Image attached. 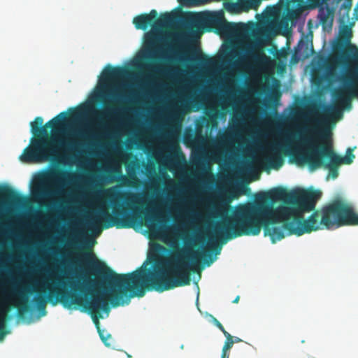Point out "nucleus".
I'll return each instance as SVG.
<instances>
[{
    "label": "nucleus",
    "instance_id": "nucleus-1",
    "mask_svg": "<svg viewBox=\"0 0 358 358\" xmlns=\"http://www.w3.org/2000/svg\"><path fill=\"white\" fill-rule=\"evenodd\" d=\"M322 192L315 189H299L287 192L282 187H276L268 192L259 193L255 201L237 206L229 216L223 218L214 227L216 241L226 243L243 236H257L264 229L265 236H269L273 243L282 240L285 236H301L319 229H331L342 226L358 225V214L352 205L342 199H336L314 211L306 220L295 217L291 220H283L280 226V212L273 209L272 203L276 201L296 204L303 211L314 210Z\"/></svg>",
    "mask_w": 358,
    "mask_h": 358
},
{
    "label": "nucleus",
    "instance_id": "nucleus-2",
    "mask_svg": "<svg viewBox=\"0 0 358 358\" xmlns=\"http://www.w3.org/2000/svg\"><path fill=\"white\" fill-rule=\"evenodd\" d=\"M86 256L87 259L94 258L91 254ZM201 259L208 266L213 262L206 251L185 248L175 253L171 259L155 264L152 270L140 268L126 274H117L106 266L101 268L99 262L94 259L89 262L103 280L117 288L109 294L112 306L117 307L129 304L132 297H143L146 290L163 292L189 285L190 271L196 270Z\"/></svg>",
    "mask_w": 358,
    "mask_h": 358
},
{
    "label": "nucleus",
    "instance_id": "nucleus-3",
    "mask_svg": "<svg viewBox=\"0 0 358 358\" xmlns=\"http://www.w3.org/2000/svg\"><path fill=\"white\" fill-rule=\"evenodd\" d=\"M67 118V113L62 112L43 126V119L36 117L30 123L33 137L20 160L26 164L60 162V159L77 158L96 148L94 136L87 132H79L78 141H64L57 138L56 133L63 130Z\"/></svg>",
    "mask_w": 358,
    "mask_h": 358
},
{
    "label": "nucleus",
    "instance_id": "nucleus-4",
    "mask_svg": "<svg viewBox=\"0 0 358 358\" xmlns=\"http://www.w3.org/2000/svg\"><path fill=\"white\" fill-rule=\"evenodd\" d=\"M341 110L336 106H327L324 110L314 117L313 125L303 136V148L294 155L296 164H306L310 170L319 168L328 169L332 178L338 176L341 164H351L355 158L351 148H348L344 157L336 154L333 148L331 122L333 119L341 116Z\"/></svg>",
    "mask_w": 358,
    "mask_h": 358
},
{
    "label": "nucleus",
    "instance_id": "nucleus-5",
    "mask_svg": "<svg viewBox=\"0 0 358 358\" xmlns=\"http://www.w3.org/2000/svg\"><path fill=\"white\" fill-rule=\"evenodd\" d=\"M68 285L71 288V292H68L59 287H55L48 289V294H47L45 290H36L35 289H30L29 287L23 289H14L8 293L6 299L10 301L14 299H17V303L14 304V306L17 308L20 316L31 310L28 295L33 293L37 294V295L34 297L33 302L42 315H44L46 313L45 307L48 301L55 305L57 303V300L59 299L64 307L70 308L72 305L84 306L92 313L101 341L106 346H110V344L107 341L108 339L111 338V335L105 330L100 329L99 322L97 319V315L101 317L99 313L101 310L105 313L110 311L108 301L104 296L97 295L93 296L91 300H85L84 303L83 298L81 296L85 290L84 284L79 281H70Z\"/></svg>",
    "mask_w": 358,
    "mask_h": 358
},
{
    "label": "nucleus",
    "instance_id": "nucleus-6",
    "mask_svg": "<svg viewBox=\"0 0 358 358\" xmlns=\"http://www.w3.org/2000/svg\"><path fill=\"white\" fill-rule=\"evenodd\" d=\"M107 198L112 206L113 215L106 209H100L89 220V224L93 228H97L102 224L103 228L116 227L117 229L130 228L132 224L141 220L152 222L155 215L149 208H143L144 194L130 191H119L117 187L106 191Z\"/></svg>",
    "mask_w": 358,
    "mask_h": 358
},
{
    "label": "nucleus",
    "instance_id": "nucleus-7",
    "mask_svg": "<svg viewBox=\"0 0 358 358\" xmlns=\"http://www.w3.org/2000/svg\"><path fill=\"white\" fill-rule=\"evenodd\" d=\"M339 64L345 71L338 79L341 87L333 92L335 101L342 107L351 106L352 98H358V48L350 45L343 52Z\"/></svg>",
    "mask_w": 358,
    "mask_h": 358
},
{
    "label": "nucleus",
    "instance_id": "nucleus-8",
    "mask_svg": "<svg viewBox=\"0 0 358 358\" xmlns=\"http://www.w3.org/2000/svg\"><path fill=\"white\" fill-rule=\"evenodd\" d=\"M76 174L62 169H52L38 177L32 194L39 199H50L60 195L67 183L73 181Z\"/></svg>",
    "mask_w": 358,
    "mask_h": 358
},
{
    "label": "nucleus",
    "instance_id": "nucleus-9",
    "mask_svg": "<svg viewBox=\"0 0 358 358\" xmlns=\"http://www.w3.org/2000/svg\"><path fill=\"white\" fill-rule=\"evenodd\" d=\"M206 24L215 28L218 32L223 34L231 33L235 27V24L227 22L224 17L217 14H208L204 18Z\"/></svg>",
    "mask_w": 358,
    "mask_h": 358
},
{
    "label": "nucleus",
    "instance_id": "nucleus-10",
    "mask_svg": "<svg viewBox=\"0 0 358 358\" xmlns=\"http://www.w3.org/2000/svg\"><path fill=\"white\" fill-rule=\"evenodd\" d=\"M282 148L279 144H275L270 148V155L260 160L261 165L264 169H278L283 164V159L279 150Z\"/></svg>",
    "mask_w": 358,
    "mask_h": 358
},
{
    "label": "nucleus",
    "instance_id": "nucleus-11",
    "mask_svg": "<svg viewBox=\"0 0 358 358\" xmlns=\"http://www.w3.org/2000/svg\"><path fill=\"white\" fill-rule=\"evenodd\" d=\"M122 110V108L120 107L108 106L103 110L99 111L97 116V127L101 129H106L108 122L116 119Z\"/></svg>",
    "mask_w": 358,
    "mask_h": 358
},
{
    "label": "nucleus",
    "instance_id": "nucleus-12",
    "mask_svg": "<svg viewBox=\"0 0 358 358\" xmlns=\"http://www.w3.org/2000/svg\"><path fill=\"white\" fill-rule=\"evenodd\" d=\"M157 36L152 33L145 34V45L141 59L143 60H155L157 59Z\"/></svg>",
    "mask_w": 358,
    "mask_h": 358
},
{
    "label": "nucleus",
    "instance_id": "nucleus-13",
    "mask_svg": "<svg viewBox=\"0 0 358 358\" xmlns=\"http://www.w3.org/2000/svg\"><path fill=\"white\" fill-rule=\"evenodd\" d=\"M127 71L123 66L108 65L102 73L101 82L106 85L126 76Z\"/></svg>",
    "mask_w": 358,
    "mask_h": 358
},
{
    "label": "nucleus",
    "instance_id": "nucleus-14",
    "mask_svg": "<svg viewBox=\"0 0 358 358\" xmlns=\"http://www.w3.org/2000/svg\"><path fill=\"white\" fill-rule=\"evenodd\" d=\"M26 198L9 186H0V204L7 202L13 204H22Z\"/></svg>",
    "mask_w": 358,
    "mask_h": 358
},
{
    "label": "nucleus",
    "instance_id": "nucleus-15",
    "mask_svg": "<svg viewBox=\"0 0 358 358\" xmlns=\"http://www.w3.org/2000/svg\"><path fill=\"white\" fill-rule=\"evenodd\" d=\"M157 15L156 10H152L149 13H143L136 16L133 19V23L137 29L145 30L149 26L152 27Z\"/></svg>",
    "mask_w": 358,
    "mask_h": 358
},
{
    "label": "nucleus",
    "instance_id": "nucleus-16",
    "mask_svg": "<svg viewBox=\"0 0 358 358\" xmlns=\"http://www.w3.org/2000/svg\"><path fill=\"white\" fill-rule=\"evenodd\" d=\"M8 293L5 295L4 300L0 306V341L3 339L6 334L5 331L6 317L10 310V306L6 303L7 301H10V300L6 299Z\"/></svg>",
    "mask_w": 358,
    "mask_h": 358
},
{
    "label": "nucleus",
    "instance_id": "nucleus-17",
    "mask_svg": "<svg viewBox=\"0 0 358 358\" xmlns=\"http://www.w3.org/2000/svg\"><path fill=\"white\" fill-rule=\"evenodd\" d=\"M318 17L320 24L324 27H331L333 23L334 12L328 6L325 8H322L319 10Z\"/></svg>",
    "mask_w": 358,
    "mask_h": 358
},
{
    "label": "nucleus",
    "instance_id": "nucleus-18",
    "mask_svg": "<svg viewBox=\"0 0 358 358\" xmlns=\"http://www.w3.org/2000/svg\"><path fill=\"white\" fill-rule=\"evenodd\" d=\"M115 172L120 175L119 179L117 181H120L123 186L136 187V185L139 182L138 178L134 174L129 175L128 177L121 175V171L118 169H115Z\"/></svg>",
    "mask_w": 358,
    "mask_h": 358
},
{
    "label": "nucleus",
    "instance_id": "nucleus-19",
    "mask_svg": "<svg viewBox=\"0 0 358 358\" xmlns=\"http://www.w3.org/2000/svg\"><path fill=\"white\" fill-rule=\"evenodd\" d=\"M173 21L172 15L169 13H162L159 17L154 20L152 24L153 28H164L169 26Z\"/></svg>",
    "mask_w": 358,
    "mask_h": 358
},
{
    "label": "nucleus",
    "instance_id": "nucleus-20",
    "mask_svg": "<svg viewBox=\"0 0 358 358\" xmlns=\"http://www.w3.org/2000/svg\"><path fill=\"white\" fill-rule=\"evenodd\" d=\"M242 52H245L248 54L250 53L251 49L250 48H231L230 50L227 53V57L231 59H236V61H242L244 59V56L242 55Z\"/></svg>",
    "mask_w": 358,
    "mask_h": 358
},
{
    "label": "nucleus",
    "instance_id": "nucleus-21",
    "mask_svg": "<svg viewBox=\"0 0 358 358\" xmlns=\"http://www.w3.org/2000/svg\"><path fill=\"white\" fill-rule=\"evenodd\" d=\"M223 334L226 338V341L224 342L222 349L229 351L234 345V336H232L227 331H224V333Z\"/></svg>",
    "mask_w": 358,
    "mask_h": 358
},
{
    "label": "nucleus",
    "instance_id": "nucleus-22",
    "mask_svg": "<svg viewBox=\"0 0 358 358\" xmlns=\"http://www.w3.org/2000/svg\"><path fill=\"white\" fill-rule=\"evenodd\" d=\"M194 59L203 65H209L213 63L212 58L208 57L206 55L201 54V53L199 54V55L196 56L194 58Z\"/></svg>",
    "mask_w": 358,
    "mask_h": 358
},
{
    "label": "nucleus",
    "instance_id": "nucleus-23",
    "mask_svg": "<svg viewBox=\"0 0 358 358\" xmlns=\"http://www.w3.org/2000/svg\"><path fill=\"white\" fill-rule=\"evenodd\" d=\"M334 67L332 66H328L326 68L325 78L327 80H331L334 78Z\"/></svg>",
    "mask_w": 358,
    "mask_h": 358
},
{
    "label": "nucleus",
    "instance_id": "nucleus-24",
    "mask_svg": "<svg viewBox=\"0 0 358 358\" xmlns=\"http://www.w3.org/2000/svg\"><path fill=\"white\" fill-rule=\"evenodd\" d=\"M146 68L152 71V72H155V73H160L162 72V69H160V67L159 66V65L157 64H155L154 63H151V64H148L146 65Z\"/></svg>",
    "mask_w": 358,
    "mask_h": 358
},
{
    "label": "nucleus",
    "instance_id": "nucleus-25",
    "mask_svg": "<svg viewBox=\"0 0 358 358\" xmlns=\"http://www.w3.org/2000/svg\"><path fill=\"white\" fill-rule=\"evenodd\" d=\"M238 2L243 6L250 8L252 7L255 3L258 2V0H238Z\"/></svg>",
    "mask_w": 358,
    "mask_h": 358
},
{
    "label": "nucleus",
    "instance_id": "nucleus-26",
    "mask_svg": "<svg viewBox=\"0 0 358 358\" xmlns=\"http://www.w3.org/2000/svg\"><path fill=\"white\" fill-rule=\"evenodd\" d=\"M208 246L210 250H215V255H217L220 252L221 247L217 245L215 241L210 243Z\"/></svg>",
    "mask_w": 358,
    "mask_h": 358
},
{
    "label": "nucleus",
    "instance_id": "nucleus-27",
    "mask_svg": "<svg viewBox=\"0 0 358 358\" xmlns=\"http://www.w3.org/2000/svg\"><path fill=\"white\" fill-rule=\"evenodd\" d=\"M212 317V322L224 334L227 331L224 328L223 325L213 316Z\"/></svg>",
    "mask_w": 358,
    "mask_h": 358
},
{
    "label": "nucleus",
    "instance_id": "nucleus-28",
    "mask_svg": "<svg viewBox=\"0 0 358 358\" xmlns=\"http://www.w3.org/2000/svg\"><path fill=\"white\" fill-rule=\"evenodd\" d=\"M169 148L173 151L178 152H180V148L177 142L171 141L170 144H169Z\"/></svg>",
    "mask_w": 358,
    "mask_h": 358
},
{
    "label": "nucleus",
    "instance_id": "nucleus-29",
    "mask_svg": "<svg viewBox=\"0 0 358 358\" xmlns=\"http://www.w3.org/2000/svg\"><path fill=\"white\" fill-rule=\"evenodd\" d=\"M81 115V110L80 109H73L71 114V117L73 119H78Z\"/></svg>",
    "mask_w": 358,
    "mask_h": 358
},
{
    "label": "nucleus",
    "instance_id": "nucleus-30",
    "mask_svg": "<svg viewBox=\"0 0 358 358\" xmlns=\"http://www.w3.org/2000/svg\"><path fill=\"white\" fill-rule=\"evenodd\" d=\"M352 1L351 0H345L344 3L342 5V7L346 9H350L351 8Z\"/></svg>",
    "mask_w": 358,
    "mask_h": 358
},
{
    "label": "nucleus",
    "instance_id": "nucleus-31",
    "mask_svg": "<svg viewBox=\"0 0 358 358\" xmlns=\"http://www.w3.org/2000/svg\"><path fill=\"white\" fill-rule=\"evenodd\" d=\"M229 351L222 349L221 358H229Z\"/></svg>",
    "mask_w": 358,
    "mask_h": 358
},
{
    "label": "nucleus",
    "instance_id": "nucleus-32",
    "mask_svg": "<svg viewBox=\"0 0 358 358\" xmlns=\"http://www.w3.org/2000/svg\"><path fill=\"white\" fill-rule=\"evenodd\" d=\"M252 56L257 59H267L266 56L264 53H261L259 55H252Z\"/></svg>",
    "mask_w": 358,
    "mask_h": 358
},
{
    "label": "nucleus",
    "instance_id": "nucleus-33",
    "mask_svg": "<svg viewBox=\"0 0 358 358\" xmlns=\"http://www.w3.org/2000/svg\"><path fill=\"white\" fill-rule=\"evenodd\" d=\"M123 96H119L117 97V99H116V103L119 105V106H122L123 103H125V101L123 100Z\"/></svg>",
    "mask_w": 358,
    "mask_h": 358
},
{
    "label": "nucleus",
    "instance_id": "nucleus-34",
    "mask_svg": "<svg viewBox=\"0 0 358 358\" xmlns=\"http://www.w3.org/2000/svg\"><path fill=\"white\" fill-rule=\"evenodd\" d=\"M217 211H220V210H225V207L224 208H222V206H213Z\"/></svg>",
    "mask_w": 358,
    "mask_h": 358
},
{
    "label": "nucleus",
    "instance_id": "nucleus-35",
    "mask_svg": "<svg viewBox=\"0 0 358 358\" xmlns=\"http://www.w3.org/2000/svg\"><path fill=\"white\" fill-rule=\"evenodd\" d=\"M182 60L183 61H190V60H192L193 59L192 58H190L188 55H185L182 58H181Z\"/></svg>",
    "mask_w": 358,
    "mask_h": 358
},
{
    "label": "nucleus",
    "instance_id": "nucleus-36",
    "mask_svg": "<svg viewBox=\"0 0 358 358\" xmlns=\"http://www.w3.org/2000/svg\"><path fill=\"white\" fill-rule=\"evenodd\" d=\"M241 341H242V340L240 338L234 336V344L235 343H240Z\"/></svg>",
    "mask_w": 358,
    "mask_h": 358
},
{
    "label": "nucleus",
    "instance_id": "nucleus-37",
    "mask_svg": "<svg viewBox=\"0 0 358 358\" xmlns=\"http://www.w3.org/2000/svg\"><path fill=\"white\" fill-rule=\"evenodd\" d=\"M279 98H280V94H276V95H274L273 96V101H278L279 100Z\"/></svg>",
    "mask_w": 358,
    "mask_h": 358
},
{
    "label": "nucleus",
    "instance_id": "nucleus-38",
    "mask_svg": "<svg viewBox=\"0 0 358 358\" xmlns=\"http://www.w3.org/2000/svg\"><path fill=\"white\" fill-rule=\"evenodd\" d=\"M239 122H240V121H239L238 120H237L236 121V122H235L234 125L233 126L232 129H237V128H238V127Z\"/></svg>",
    "mask_w": 358,
    "mask_h": 358
},
{
    "label": "nucleus",
    "instance_id": "nucleus-39",
    "mask_svg": "<svg viewBox=\"0 0 358 358\" xmlns=\"http://www.w3.org/2000/svg\"><path fill=\"white\" fill-rule=\"evenodd\" d=\"M239 299H240V296H237L234 299V300L233 301V303H238V302L239 301Z\"/></svg>",
    "mask_w": 358,
    "mask_h": 358
},
{
    "label": "nucleus",
    "instance_id": "nucleus-40",
    "mask_svg": "<svg viewBox=\"0 0 358 358\" xmlns=\"http://www.w3.org/2000/svg\"><path fill=\"white\" fill-rule=\"evenodd\" d=\"M211 122H213V125H216L217 124V122L215 121V120H211Z\"/></svg>",
    "mask_w": 358,
    "mask_h": 358
},
{
    "label": "nucleus",
    "instance_id": "nucleus-41",
    "mask_svg": "<svg viewBox=\"0 0 358 358\" xmlns=\"http://www.w3.org/2000/svg\"><path fill=\"white\" fill-rule=\"evenodd\" d=\"M348 31L346 30V31H345V33H344V34H348Z\"/></svg>",
    "mask_w": 358,
    "mask_h": 358
}]
</instances>
